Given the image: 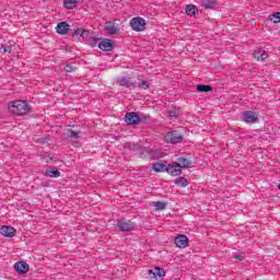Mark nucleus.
<instances>
[{"mask_svg":"<svg viewBox=\"0 0 280 280\" xmlns=\"http://www.w3.org/2000/svg\"><path fill=\"white\" fill-rule=\"evenodd\" d=\"M70 139H79L80 138V131H73L70 129V135L68 136Z\"/></svg>","mask_w":280,"mask_h":280,"instance_id":"obj_33","label":"nucleus"},{"mask_svg":"<svg viewBox=\"0 0 280 280\" xmlns=\"http://www.w3.org/2000/svg\"><path fill=\"white\" fill-rule=\"evenodd\" d=\"M176 167L180 170H189V167H194V163L190 161L187 155H183L176 159L175 162H173Z\"/></svg>","mask_w":280,"mask_h":280,"instance_id":"obj_6","label":"nucleus"},{"mask_svg":"<svg viewBox=\"0 0 280 280\" xmlns=\"http://www.w3.org/2000/svg\"><path fill=\"white\" fill-rule=\"evenodd\" d=\"M4 54H12V46H3Z\"/></svg>","mask_w":280,"mask_h":280,"instance_id":"obj_35","label":"nucleus"},{"mask_svg":"<svg viewBox=\"0 0 280 280\" xmlns=\"http://www.w3.org/2000/svg\"><path fill=\"white\" fill-rule=\"evenodd\" d=\"M254 58H256V60H267L268 59V52H266V50H261V49H258V50H255L254 51Z\"/></svg>","mask_w":280,"mask_h":280,"instance_id":"obj_23","label":"nucleus"},{"mask_svg":"<svg viewBox=\"0 0 280 280\" xmlns=\"http://www.w3.org/2000/svg\"><path fill=\"white\" fill-rule=\"evenodd\" d=\"M210 91H213V86L211 85H205V84L197 85V93H210Z\"/></svg>","mask_w":280,"mask_h":280,"instance_id":"obj_26","label":"nucleus"},{"mask_svg":"<svg viewBox=\"0 0 280 280\" xmlns=\"http://www.w3.org/2000/svg\"><path fill=\"white\" fill-rule=\"evenodd\" d=\"M163 277H165V269L161 267H155L148 271V279L150 280H161Z\"/></svg>","mask_w":280,"mask_h":280,"instance_id":"obj_7","label":"nucleus"},{"mask_svg":"<svg viewBox=\"0 0 280 280\" xmlns=\"http://www.w3.org/2000/svg\"><path fill=\"white\" fill-rule=\"evenodd\" d=\"M97 45H100V38L93 37L91 39V47H97Z\"/></svg>","mask_w":280,"mask_h":280,"instance_id":"obj_34","label":"nucleus"},{"mask_svg":"<svg viewBox=\"0 0 280 280\" xmlns=\"http://www.w3.org/2000/svg\"><path fill=\"white\" fill-rule=\"evenodd\" d=\"M138 89H141L142 91H148L150 89V83L148 81H141L138 83Z\"/></svg>","mask_w":280,"mask_h":280,"instance_id":"obj_30","label":"nucleus"},{"mask_svg":"<svg viewBox=\"0 0 280 280\" xmlns=\"http://www.w3.org/2000/svg\"><path fill=\"white\" fill-rule=\"evenodd\" d=\"M14 269L18 275H27L30 272V265L26 261H18L14 265Z\"/></svg>","mask_w":280,"mask_h":280,"instance_id":"obj_12","label":"nucleus"},{"mask_svg":"<svg viewBox=\"0 0 280 280\" xmlns=\"http://www.w3.org/2000/svg\"><path fill=\"white\" fill-rule=\"evenodd\" d=\"M77 69L78 68L71 63H67L66 67L63 68L66 73H73V71H77Z\"/></svg>","mask_w":280,"mask_h":280,"instance_id":"obj_29","label":"nucleus"},{"mask_svg":"<svg viewBox=\"0 0 280 280\" xmlns=\"http://www.w3.org/2000/svg\"><path fill=\"white\" fill-rule=\"evenodd\" d=\"M174 183L176 187H182V188L188 187L189 185V180L187 179V177H183V176L175 178Z\"/></svg>","mask_w":280,"mask_h":280,"instance_id":"obj_22","label":"nucleus"},{"mask_svg":"<svg viewBox=\"0 0 280 280\" xmlns=\"http://www.w3.org/2000/svg\"><path fill=\"white\" fill-rule=\"evenodd\" d=\"M154 207H155V209H158L159 211H163V209H165L166 205H165V202H163V201H155Z\"/></svg>","mask_w":280,"mask_h":280,"instance_id":"obj_32","label":"nucleus"},{"mask_svg":"<svg viewBox=\"0 0 280 280\" xmlns=\"http://www.w3.org/2000/svg\"><path fill=\"white\" fill-rule=\"evenodd\" d=\"M136 150L138 154H140V159H147L148 161H159V159H163V152L159 150H152L141 145H137Z\"/></svg>","mask_w":280,"mask_h":280,"instance_id":"obj_2","label":"nucleus"},{"mask_svg":"<svg viewBox=\"0 0 280 280\" xmlns=\"http://www.w3.org/2000/svg\"><path fill=\"white\" fill-rule=\"evenodd\" d=\"M153 172L161 174L163 172H167V162H156L152 166Z\"/></svg>","mask_w":280,"mask_h":280,"instance_id":"obj_17","label":"nucleus"},{"mask_svg":"<svg viewBox=\"0 0 280 280\" xmlns=\"http://www.w3.org/2000/svg\"><path fill=\"white\" fill-rule=\"evenodd\" d=\"M184 139L185 138L180 135V131L178 130L170 131L164 137V141L166 143H172V144L183 143Z\"/></svg>","mask_w":280,"mask_h":280,"instance_id":"obj_4","label":"nucleus"},{"mask_svg":"<svg viewBox=\"0 0 280 280\" xmlns=\"http://www.w3.org/2000/svg\"><path fill=\"white\" fill-rule=\"evenodd\" d=\"M268 21H270L271 23H280V12H275V13H271L269 16H268Z\"/></svg>","mask_w":280,"mask_h":280,"instance_id":"obj_27","label":"nucleus"},{"mask_svg":"<svg viewBox=\"0 0 280 280\" xmlns=\"http://www.w3.org/2000/svg\"><path fill=\"white\" fill-rule=\"evenodd\" d=\"M168 116L174 117L175 119H178V117H180V113L178 112V109L173 108L168 110Z\"/></svg>","mask_w":280,"mask_h":280,"instance_id":"obj_31","label":"nucleus"},{"mask_svg":"<svg viewBox=\"0 0 280 280\" xmlns=\"http://www.w3.org/2000/svg\"><path fill=\"white\" fill-rule=\"evenodd\" d=\"M185 10H186L187 16H198L199 14L198 7H196L195 4L186 5Z\"/></svg>","mask_w":280,"mask_h":280,"instance_id":"obj_20","label":"nucleus"},{"mask_svg":"<svg viewBox=\"0 0 280 280\" xmlns=\"http://www.w3.org/2000/svg\"><path fill=\"white\" fill-rule=\"evenodd\" d=\"M125 122L127 126L139 125V115L136 112H130L125 115Z\"/></svg>","mask_w":280,"mask_h":280,"instance_id":"obj_10","label":"nucleus"},{"mask_svg":"<svg viewBox=\"0 0 280 280\" xmlns=\"http://www.w3.org/2000/svg\"><path fill=\"white\" fill-rule=\"evenodd\" d=\"M0 234L3 235V237H14L16 235V229L10 225H3L0 228Z\"/></svg>","mask_w":280,"mask_h":280,"instance_id":"obj_14","label":"nucleus"},{"mask_svg":"<svg viewBox=\"0 0 280 280\" xmlns=\"http://www.w3.org/2000/svg\"><path fill=\"white\" fill-rule=\"evenodd\" d=\"M166 172L170 174V176H180V174H183V168H178V166H176V164L173 162L167 164Z\"/></svg>","mask_w":280,"mask_h":280,"instance_id":"obj_16","label":"nucleus"},{"mask_svg":"<svg viewBox=\"0 0 280 280\" xmlns=\"http://www.w3.org/2000/svg\"><path fill=\"white\" fill-rule=\"evenodd\" d=\"M200 5H201V8H205V10H213V9H215V5H218V1H215V0H201Z\"/></svg>","mask_w":280,"mask_h":280,"instance_id":"obj_18","label":"nucleus"},{"mask_svg":"<svg viewBox=\"0 0 280 280\" xmlns=\"http://www.w3.org/2000/svg\"><path fill=\"white\" fill-rule=\"evenodd\" d=\"M139 124H150V116L145 114H140Z\"/></svg>","mask_w":280,"mask_h":280,"instance_id":"obj_28","label":"nucleus"},{"mask_svg":"<svg viewBox=\"0 0 280 280\" xmlns=\"http://www.w3.org/2000/svg\"><path fill=\"white\" fill-rule=\"evenodd\" d=\"M45 176H48V178H59L60 177V171L56 167H51L45 171Z\"/></svg>","mask_w":280,"mask_h":280,"instance_id":"obj_19","label":"nucleus"},{"mask_svg":"<svg viewBox=\"0 0 280 280\" xmlns=\"http://www.w3.org/2000/svg\"><path fill=\"white\" fill-rule=\"evenodd\" d=\"M79 3L80 0H63V8L66 10H73Z\"/></svg>","mask_w":280,"mask_h":280,"instance_id":"obj_24","label":"nucleus"},{"mask_svg":"<svg viewBox=\"0 0 280 280\" xmlns=\"http://www.w3.org/2000/svg\"><path fill=\"white\" fill-rule=\"evenodd\" d=\"M234 259H237V261H244V254L234 255Z\"/></svg>","mask_w":280,"mask_h":280,"instance_id":"obj_36","label":"nucleus"},{"mask_svg":"<svg viewBox=\"0 0 280 280\" xmlns=\"http://www.w3.org/2000/svg\"><path fill=\"white\" fill-rule=\"evenodd\" d=\"M69 30H71V25L67 22H59L56 26L57 34H60L61 36L69 34Z\"/></svg>","mask_w":280,"mask_h":280,"instance_id":"obj_15","label":"nucleus"},{"mask_svg":"<svg viewBox=\"0 0 280 280\" xmlns=\"http://www.w3.org/2000/svg\"><path fill=\"white\" fill-rule=\"evenodd\" d=\"M105 30L110 35H115L118 33L117 26H115V24L110 21L105 23Z\"/></svg>","mask_w":280,"mask_h":280,"instance_id":"obj_25","label":"nucleus"},{"mask_svg":"<svg viewBox=\"0 0 280 280\" xmlns=\"http://www.w3.org/2000/svg\"><path fill=\"white\" fill-rule=\"evenodd\" d=\"M243 119L245 124H257V121H259V116L253 110H246L243 113Z\"/></svg>","mask_w":280,"mask_h":280,"instance_id":"obj_9","label":"nucleus"},{"mask_svg":"<svg viewBox=\"0 0 280 280\" xmlns=\"http://www.w3.org/2000/svg\"><path fill=\"white\" fill-rule=\"evenodd\" d=\"M8 109L11 115H15L16 117H25V115L32 113L30 102L21 100L9 102Z\"/></svg>","mask_w":280,"mask_h":280,"instance_id":"obj_1","label":"nucleus"},{"mask_svg":"<svg viewBox=\"0 0 280 280\" xmlns=\"http://www.w3.org/2000/svg\"><path fill=\"white\" fill-rule=\"evenodd\" d=\"M116 84H118V86H125V89H132L137 86V82H133L129 77H118L116 79Z\"/></svg>","mask_w":280,"mask_h":280,"instance_id":"obj_8","label":"nucleus"},{"mask_svg":"<svg viewBox=\"0 0 280 280\" xmlns=\"http://www.w3.org/2000/svg\"><path fill=\"white\" fill-rule=\"evenodd\" d=\"M115 45L116 44L113 39H103L102 42H100L98 48L102 51H113Z\"/></svg>","mask_w":280,"mask_h":280,"instance_id":"obj_13","label":"nucleus"},{"mask_svg":"<svg viewBox=\"0 0 280 280\" xmlns=\"http://www.w3.org/2000/svg\"><path fill=\"white\" fill-rule=\"evenodd\" d=\"M73 38H86L89 36V31L84 28H77L72 33Z\"/></svg>","mask_w":280,"mask_h":280,"instance_id":"obj_21","label":"nucleus"},{"mask_svg":"<svg viewBox=\"0 0 280 280\" xmlns=\"http://www.w3.org/2000/svg\"><path fill=\"white\" fill-rule=\"evenodd\" d=\"M137 224L127 219L117 220L116 231L120 233H130L133 229H136Z\"/></svg>","mask_w":280,"mask_h":280,"instance_id":"obj_3","label":"nucleus"},{"mask_svg":"<svg viewBox=\"0 0 280 280\" xmlns=\"http://www.w3.org/2000/svg\"><path fill=\"white\" fill-rule=\"evenodd\" d=\"M174 242L177 248H187V246H189V237L185 234H178L175 236Z\"/></svg>","mask_w":280,"mask_h":280,"instance_id":"obj_11","label":"nucleus"},{"mask_svg":"<svg viewBox=\"0 0 280 280\" xmlns=\"http://www.w3.org/2000/svg\"><path fill=\"white\" fill-rule=\"evenodd\" d=\"M145 25V19L141 16L133 18L130 21V27L133 32H144Z\"/></svg>","mask_w":280,"mask_h":280,"instance_id":"obj_5","label":"nucleus"}]
</instances>
